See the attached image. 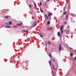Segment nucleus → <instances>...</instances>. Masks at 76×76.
I'll use <instances>...</instances> for the list:
<instances>
[{
	"mask_svg": "<svg viewBox=\"0 0 76 76\" xmlns=\"http://www.w3.org/2000/svg\"><path fill=\"white\" fill-rule=\"evenodd\" d=\"M4 28H12V27L8 25H5L4 26Z\"/></svg>",
	"mask_w": 76,
	"mask_h": 76,
	"instance_id": "obj_1",
	"label": "nucleus"
},
{
	"mask_svg": "<svg viewBox=\"0 0 76 76\" xmlns=\"http://www.w3.org/2000/svg\"><path fill=\"white\" fill-rule=\"evenodd\" d=\"M37 23H36V22H33V27H35V26H36V25H37Z\"/></svg>",
	"mask_w": 76,
	"mask_h": 76,
	"instance_id": "obj_2",
	"label": "nucleus"
},
{
	"mask_svg": "<svg viewBox=\"0 0 76 76\" xmlns=\"http://www.w3.org/2000/svg\"><path fill=\"white\" fill-rule=\"evenodd\" d=\"M58 36L59 37H60V36H61V34H60V32H58L57 33Z\"/></svg>",
	"mask_w": 76,
	"mask_h": 76,
	"instance_id": "obj_3",
	"label": "nucleus"
},
{
	"mask_svg": "<svg viewBox=\"0 0 76 76\" xmlns=\"http://www.w3.org/2000/svg\"><path fill=\"white\" fill-rule=\"evenodd\" d=\"M53 15V13H52L50 12L48 14V17L50 16H52Z\"/></svg>",
	"mask_w": 76,
	"mask_h": 76,
	"instance_id": "obj_4",
	"label": "nucleus"
},
{
	"mask_svg": "<svg viewBox=\"0 0 76 76\" xmlns=\"http://www.w3.org/2000/svg\"><path fill=\"white\" fill-rule=\"evenodd\" d=\"M61 49H62V48L61 47V45H59V51H61Z\"/></svg>",
	"mask_w": 76,
	"mask_h": 76,
	"instance_id": "obj_5",
	"label": "nucleus"
},
{
	"mask_svg": "<svg viewBox=\"0 0 76 76\" xmlns=\"http://www.w3.org/2000/svg\"><path fill=\"white\" fill-rule=\"evenodd\" d=\"M69 30H67L66 31V33L67 34H69Z\"/></svg>",
	"mask_w": 76,
	"mask_h": 76,
	"instance_id": "obj_6",
	"label": "nucleus"
},
{
	"mask_svg": "<svg viewBox=\"0 0 76 76\" xmlns=\"http://www.w3.org/2000/svg\"><path fill=\"white\" fill-rule=\"evenodd\" d=\"M34 7L35 8H37V5L36 4H35V2H34Z\"/></svg>",
	"mask_w": 76,
	"mask_h": 76,
	"instance_id": "obj_7",
	"label": "nucleus"
},
{
	"mask_svg": "<svg viewBox=\"0 0 76 76\" xmlns=\"http://www.w3.org/2000/svg\"><path fill=\"white\" fill-rule=\"evenodd\" d=\"M22 25V23H20L17 24V25H18V26H20Z\"/></svg>",
	"mask_w": 76,
	"mask_h": 76,
	"instance_id": "obj_8",
	"label": "nucleus"
},
{
	"mask_svg": "<svg viewBox=\"0 0 76 76\" xmlns=\"http://www.w3.org/2000/svg\"><path fill=\"white\" fill-rule=\"evenodd\" d=\"M26 32V31L24 30H22V32L24 33V32Z\"/></svg>",
	"mask_w": 76,
	"mask_h": 76,
	"instance_id": "obj_9",
	"label": "nucleus"
},
{
	"mask_svg": "<svg viewBox=\"0 0 76 76\" xmlns=\"http://www.w3.org/2000/svg\"><path fill=\"white\" fill-rule=\"evenodd\" d=\"M66 20H68V15H66Z\"/></svg>",
	"mask_w": 76,
	"mask_h": 76,
	"instance_id": "obj_10",
	"label": "nucleus"
},
{
	"mask_svg": "<svg viewBox=\"0 0 76 76\" xmlns=\"http://www.w3.org/2000/svg\"><path fill=\"white\" fill-rule=\"evenodd\" d=\"M73 54L72 53L70 54V56H71V57H72V56H73Z\"/></svg>",
	"mask_w": 76,
	"mask_h": 76,
	"instance_id": "obj_11",
	"label": "nucleus"
},
{
	"mask_svg": "<svg viewBox=\"0 0 76 76\" xmlns=\"http://www.w3.org/2000/svg\"><path fill=\"white\" fill-rule=\"evenodd\" d=\"M9 24H10V25H11L12 23V22H11V21H10L9 23Z\"/></svg>",
	"mask_w": 76,
	"mask_h": 76,
	"instance_id": "obj_12",
	"label": "nucleus"
},
{
	"mask_svg": "<svg viewBox=\"0 0 76 76\" xmlns=\"http://www.w3.org/2000/svg\"><path fill=\"white\" fill-rule=\"evenodd\" d=\"M66 28H68V29H70V26H69V25Z\"/></svg>",
	"mask_w": 76,
	"mask_h": 76,
	"instance_id": "obj_13",
	"label": "nucleus"
},
{
	"mask_svg": "<svg viewBox=\"0 0 76 76\" xmlns=\"http://www.w3.org/2000/svg\"><path fill=\"white\" fill-rule=\"evenodd\" d=\"M50 27H47V30H48H48H50Z\"/></svg>",
	"mask_w": 76,
	"mask_h": 76,
	"instance_id": "obj_14",
	"label": "nucleus"
},
{
	"mask_svg": "<svg viewBox=\"0 0 76 76\" xmlns=\"http://www.w3.org/2000/svg\"><path fill=\"white\" fill-rule=\"evenodd\" d=\"M40 11L41 12H42V13H43V11H42V10H41V8H40Z\"/></svg>",
	"mask_w": 76,
	"mask_h": 76,
	"instance_id": "obj_15",
	"label": "nucleus"
},
{
	"mask_svg": "<svg viewBox=\"0 0 76 76\" xmlns=\"http://www.w3.org/2000/svg\"><path fill=\"white\" fill-rule=\"evenodd\" d=\"M49 64H50V66H51V61H49Z\"/></svg>",
	"mask_w": 76,
	"mask_h": 76,
	"instance_id": "obj_16",
	"label": "nucleus"
},
{
	"mask_svg": "<svg viewBox=\"0 0 76 76\" xmlns=\"http://www.w3.org/2000/svg\"><path fill=\"white\" fill-rule=\"evenodd\" d=\"M9 16H7L5 17L6 19H8Z\"/></svg>",
	"mask_w": 76,
	"mask_h": 76,
	"instance_id": "obj_17",
	"label": "nucleus"
},
{
	"mask_svg": "<svg viewBox=\"0 0 76 76\" xmlns=\"http://www.w3.org/2000/svg\"><path fill=\"white\" fill-rule=\"evenodd\" d=\"M61 34H62L63 33V31L62 30H61Z\"/></svg>",
	"mask_w": 76,
	"mask_h": 76,
	"instance_id": "obj_18",
	"label": "nucleus"
},
{
	"mask_svg": "<svg viewBox=\"0 0 76 76\" xmlns=\"http://www.w3.org/2000/svg\"><path fill=\"white\" fill-rule=\"evenodd\" d=\"M51 44V43L50 42H49L48 43V44L49 45H50Z\"/></svg>",
	"mask_w": 76,
	"mask_h": 76,
	"instance_id": "obj_19",
	"label": "nucleus"
},
{
	"mask_svg": "<svg viewBox=\"0 0 76 76\" xmlns=\"http://www.w3.org/2000/svg\"><path fill=\"white\" fill-rule=\"evenodd\" d=\"M64 14V15H66V12H64L63 13Z\"/></svg>",
	"mask_w": 76,
	"mask_h": 76,
	"instance_id": "obj_20",
	"label": "nucleus"
},
{
	"mask_svg": "<svg viewBox=\"0 0 76 76\" xmlns=\"http://www.w3.org/2000/svg\"><path fill=\"white\" fill-rule=\"evenodd\" d=\"M50 1V0H47L46 1V2H48V1Z\"/></svg>",
	"mask_w": 76,
	"mask_h": 76,
	"instance_id": "obj_21",
	"label": "nucleus"
},
{
	"mask_svg": "<svg viewBox=\"0 0 76 76\" xmlns=\"http://www.w3.org/2000/svg\"><path fill=\"white\" fill-rule=\"evenodd\" d=\"M47 24H50V21H48V22Z\"/></svg>",
	"mask_w": 76,
	"mask_h": 76,
	"instance_id": "obj_22",
	"label": "nucleus"
},
{
	"mask_svg": "<svg viewBox=\"0 0 76 76\" xmlns=\"http://www.w3.org/2000/svg\"><path fill=\"white\" fill-rule=\"evenodd\" d=\"M6 25H9V23H6Z\"/></svg>",
	"mask_w": 76,
	"mask_h": 76,
	"instance_id": "obj_23",
	"label": "nucleus"
},
{
	"mask_svg": "<svg viewBox=\"0 0 76 76\" xmlns=\"http://www.w3.org/2000/svg\"><path fill=\"white\" fill-rule=\"evenodd\" d=\"M53 69V70H56V68H54V67H53L52 68Z\"/></svg>",
	"mask_w": 76,
	"mask_h": 76,
	"instance_id": "obj_24",
	"label": "nucleus"
},
{
	"mask_svg": "<svg viewBox=\"0 0 76 76\" xmlns=\"http://www.w3.org/2000/svg\"><path fill=\"white\" fill-rule=\"evenodd\" d=\"M29 7L30 9L31 8V5H29Z\"/></svg>",
	"mask_w": 76,
	"mask_h": 76,
	"instance_id": "obj_25",
	"label": "nucleus"
},
{
	"mask_svg": "<svg viewBox=\"0 0 76 76\" xmlns=\"http://www.w3.org/2000/svg\"><path fill=\"white\" fill-rule=\"evenodd\" d=\"M40 5H41H41H42V3H41V2H40Z\"/></svg>",
	"mask_w": 76,
	"mask_h": 76,
	"instance_id": "obj_26",
	"label": "nucleus"
},
{
	"mask_svg": "<svg viewBox=\"0 0 76 76\" xmlns=\"http://www.w3.org/2000/svg\"><path fill=\"white\" fill-rule=\"evenodd\" d=\"M49 57H51V54H50V53L49 54Z\"/></svg>",
	"mask_w": 76,
	"mask_h": 76,
	"instance_id": "obj_27",
	"label": "nucleus"
},
{
	"mask_svg": "<svg viewBox=\"0 0 76 76\" xmlns=\"http://www.w3.org/2000/svg\"><path fill=\"white\" fill-rule=\"evenodd\" d=\"M63 27H61V30H62V29H63Z\"/></svg>",
	"mask_w": 76,
	"mask_h": 76,
	"instance_id": "obj_28",
	"label": "nucleus"
},
{
	"mask_svg": "<svg viewBox=\"0 0 76 76\" xmlns=\"http://www.w3.org/2000/svg\"><path fill=\"white\" fill-rule=\"evenodd\" d=\"M66 6L65 7H64V9H65V8H66Z\"/></svg>",
	"mask_w": 76,
	"mask_h": 76,
	"instance_id": "obj_29",
	"label": "nucleus"
},
{
	"mask_svg": "<svg viewBox=\"0 0 76 76\" xmlns=\"http://www.w3.org/2000/svg\"><path fill=\"white\" fill-rule=\"evenodd\" d=\"M53 61L55 62V60L54 59H53Z\"/></svg>",
	"mask_w": 76,
	"mask_h": 76,
	"instance_id": "obj_30",
	"label": "nucleus"
},
{
	"mask_svg": "<svg viewBox=\"0 0 76 76\" xmlns=\"http://www.w3.org/2000/svg\"><path fill=\"white\" fill-rule=\"evenodd\" d=\"M66 23H67V22L66 21L65 22V24H66Z\"/></svg>",
	"mask_w": 76,
	"mask_h": 76,
	"instance_id": "obj_31",
	"label": "nucleus"
},
{
	"mask_svg": "<svg viewBox=\"0 0 76 76\" xmlns=\"http://www.w3.org/2000/svg\"><path fill=\"white\" fill-rule=\"evenodd\" d=\"M40 37H42V35H40Z\"/></svg>",
	"mask_w": 76,
	"mask_h": 76,
	"instance_id": "obj_32",
	"label": "nucleus"
},
{
	"mask_svg": "<svg viewBox=\"0 0 76 76\" xmlns=\"http://www.w3.org/2000/svg\"><path fill=\"white\" fill-rule=\"evenodd\" d=\"M74 60H76V57H75V58H74Z\"/></svg>",
	"mask_w": 76,
	"mask_h": 76,
	"instance_id": "obj_33",
	"label": "nucleus"
},
{
	"mask_svg": "<svg viewBox=\"0 0 76 76\" xmlns=\"http://www.w3.org/2000/svg\"><path fill=\"white\" fill-rule=\"evenodd\" d=\"M46 19H48V17H47V16H46Z\"/></svg>",
	"mask_w": 76,
	"mask_h": 76,
	"instance_id": "obj_34",
	"label": "nucleus"
},
{
	"mask_svg": "<svg viewBox=\"0 0 76 76\" xmlns=\"http://www.w3.org/2000/svg\"><path fill=\"white\" fill-rule=\"evenodd\" d=\"M53 67H54V65H53Z\"/></svg>",
	"mask_w": 76,
	"mask_h": 76,
	"instance_id": "obj_35",
	"label": "nucleus"
},
{
	"mask_svg": "<svg viewBox=\"0 0 76 76\" xmlns=\"http://www.w3.org/2000/svg\"><path fill=\"white\" fill-rule=\"evenodd\" d=\"M57 7H59V5H57Z\"/></svg>",
	"mask_w": 76,
	"mask_h": 76,
	"instance_id": "obj_36",
	"label": "nucleus"
},
{
	"mask_svg": "<svg viewBox=\"0 0 76 76\" xmlns=\"http://www.w3.org/2000/svg\"><path fill=\"white\" fill-rule=\"evenodd\" d=\"M64 26H62L61 27H62V28H63V27Z\"/></svg>",
	"mask_w": 76,
	"mask_h": 76,
	"instance_id": "obj_37",
	"label": "nucleus"
},
{
	"mask_svg": "<svg viewBox=\"0 0 76 76\" xmlns=\"http://www.w3.org/2000/svg\"><path fill=\"white\" fill-rule=\"evenodd\" d=\"M74 16H75V17H76V15H74Z\"/></svg>",
	"mask_w": 76,
	"mask_h": 76,
	"instance_id": "obj_38",
	"label": "nucleus"
},
{
	"mask_svg": "<svg viewBox=\"0 0 76 76\" xmlns=\"http://www.w3.org/2000/svg\"><path fill=\"white\" fill-rule=\"evenodd\" d=\"M45 16H46V17L47 16V15H45Z\"/></svg>",
	"mask_w": 76,
	"mask_h": 76,
	"instance_id": "obj_39",
	"label": "nucleus"
},
{
	"mask_svg": "<svg viewBox=\"0 0 76 76\" xmlns=\"http://www.w3.org/2000/svg\"><path fill=\"white\" fill-rule=\"evenodd\" d=\"M32 34V33H31V34Z\"/></svg>",
	"mask_w": 76,
	"mask_h": 76,
	"instance_id": "obj_40",
	"label": "nucleus"
},
{
	"mask_svg": "<svg viewBox=\"0 0 76 76\" xmlns=\"http://www.w3.org/2000/svg\"><path fill=\"white\" fill-rule=\"evenodd\" d=\"M72 36H72H72H71V37H72Z\"/></svg>",
	"mask_w": 76,
	"mask_h": 76,
	"instance_id": "obj_41",
	"label": "nucleus"
},
{
	"mask_svg": "<svg viewBox=\"0 0 76 76\" xmlns=\"http://www.w3.org/2000/svg\"><path fill=\"white\" fill-rule=\"evenodd\" d=\"M66 0V1H67V0Z\"/></svg>",
	"mask_w": 76,
	"mask_h": 76,
	"instance_id": "obj_42",
	"label": "nucleus"
},
{
	"mask_svg": "<svg viewBox=\"0 0 76 76\" xmlns=\"http://www.w3.org/2000/svg\"><path fill=\"white\" fill-rule=\"evenodd\" d=\"M46 47H47V45H46Z\"/></svg>",
	"mask_w": 76,
	"mask_h": 76,
	"instance_id": "obj_43",
	"label": "nucleus"
},
{
	"mask_svg": "<svg viewBox=\"0 0 76 76\" xmlns=\"http://www.w3.org/2000/svg\"><path fill=\"white\" fill-rule=\"evenodd\" d=\"M1 28H3V27H2Z\"/></svg>",
	"mask_w": 76,
	"mask_h": 76,
	"instance_id": "obj_44",
	"label": "nucleus"
},
{
	"mask_svg": "<svg viewBox=\"0 0 76 76\" xmlns=\"http://www.w3.org/2000/svg\"><path fill=\"white\" fill-rule=\"evenodd\" d=\"M52 76H54V75H53Z\"/></svg>",
	"mask_w": 76,
	"mask_h": 76,
	"instance_id": "obj_45",
	"label": "nucleus"
}]
</instances>
